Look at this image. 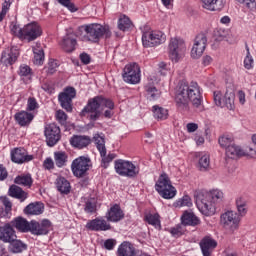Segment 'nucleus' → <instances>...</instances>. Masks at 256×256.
Masks as SVG:
<instances>
[{
    "instance_id": "obj_44",
    "label": "nucleus",
    "mask_w": 256,
    "mask_h": 256,
    "mask_svg": "<svg viewBox=\"0 0 256 256\" xmlns=\"http://www.w3.org/2000/svg\"><path fill=\"white\" fill-rule=\"evenodd\" d=\"M14 183L23 187H31L33 185V178L29 174H22L15 178Z\"/></svg>"
},
{
    "instance_id": "obj_38",
    "label": "nucleus",
    "mask_w": 256,
    "mask_h": 256,
    "mask_svg": "<svg viewBox=\"0 0 256 256\" xmlns=\"http://www.w3.org/2000/svg\"><path fill=\"white\" fill-rule=\"evenodd\" d=\"M152 112H153L154 117L158 121H165V119H167V117H169L168 110L159 106V105L153 106L152 107Z\"/></svg>"
},
{
    "instance_id": "obj_26",
    "label": "nucleus",
    "mask_w": 256,
    "mask_h": 256,
    "mask_svg": "<svg viewBox=\"0 0 256 256\" xmlns=\"http://www.w3.org/2000/svg\"><path fill=\"white\" fill-rule=\"evenodd\" d=\"M123 217V210H121V207L117 204L112 206L106 214L107 220L111 221L112 223H117L118 221H121Z\"/></svg>"
},
{
    "instance_id": "obj_37",
    "label": "nucleus",
    "mask_w": 256,
    "mask_h": 256,
    "mask_svg": "<svg viewBox=\"0 0 256 256\" xmlns=\"http://www.w3.org/2000/svg\"><path fill=\"white\" fill-rule=\"evenodd\" d=\"M27 215H41L43 213V203H31L24 209Z\"/></svg>"
},
{
    "instance_id": "obj_35",
    "label": "nucleus",
    "mask_w": 256,
    "mask_h": 256,
    "mask_svg": "<svg viewBox=\"0 0 256 256\" xmlns=\"http://www.w3.org/2000/svg\"><path fill=\"white\" fill-rule=\"evenodd\" d=\"M196 157H199L198 167L201 171H208L211 160L209 158V154L205 152H198L196 153Z\"/></svg>"
},
{
    "instance_id": "obj_32",
    "label": "nucleus",
    "mask_w": 256,
    "mask_h": 256,
    "mask_svg": "<svg viewBox=\"0 0 256 256\" xmlns=\"http://www.w3.org/2000/svg\"><path fill=\"white\" fill-rule=\"evenodd\" d=\"M34 53V65H43V61H45V52L43 51V46L41 43H36L33 46Z\"/></svg>"
},
{
    "instance_id": "obj_5",
    "label": "nucleus",
    "mask_w": 256,
    "mask_h": 256,
    "mask_svg": "<svg viewBox=\"0 0 256 256\" xmlns=\"http://www.w3.org/2000/svg\"><path fill=\"white\" fill-rule=\"evenodd\" d=\"M187 53V44L182 38H171L168 44V55L172 63H179Z\"/></svg>"
},
{
    "instance_id": "obj_25",
    "label": "nucleus",
    "mask_w": 256,
    "mask_h": 256,
    "mask_svg": "<svg viewBox=\"0 0 256 256\" xmlns=\"http://www.w3.org/2000/svg\"><path fill=\"white\" fill-rule=\"evenodd\" d=\"M76 45H77V36L73 33L67 34L61 42V47L67 53H71L72 51H75Z\"/></svg>"
},
{
    "instance_id": "obj_60",
    "label": "nucleus",
    "mask_w": 256,
    "mask_h": 256,
    "mask_svg": "<svg viewBox=\"0 0 256 256\" xmlns=\"http://www.w3.org/2000/svg\"><path fill=\"white\" fill-rule=\"evenodd\" d=\"M57 67H59L57 60H49L47 73L53 75L57 71Z\"/></svg>"
},
{
    "instance_id": "obj_52",
    "label": "nucleus",
    "mask_w": 256,
    "mask_h": 256,
    "mask_svg": "<svg viewBox=\"0 0 256 256\" xmlns=\"http://www.w3.org/2000/svg\"><path fill=\"white\" fill-rule=\"evenodd\" d=\"M60 5L63 7H66L68 11H71V13H75L77 11V7H75V4L71 2V0H57Z\"/></svg>"
},
{
    "instance_id": "obj_36",
    "label": "nucleus",
    "mask_w": 256,
    "mask_h": 256,
    "mask_svg": "<svg viewBox=\"0 0 256 256\" xmlns=\"http://www.w3.org/2000/svg\"><path fill=\"white\" fill-rule=\"evenodd\" d=\"M56 187L63 195H68V193L71 192V183H69L65 177L60 176L56 179Z\"/></svg>"
},
{
    "instance_id": "obj_34",
    "label": "nucleus",
    "mask_w": 256,
    "mask_h": 256,
    "mask_svg": "<svg viewBox=\"0 0 256 256\" xmlns=\"http://www.w3.org/2000/svg\"><path fill=\"white\" fill-rule=\"evenodd\" d=\"M182 225H199V218L192 211H185L181 217Z\"/></svg>"
},
{
    "instance_id": "obj_28",
    "label": "nucleus",
    "mask_w": 256,
    "mask_h": 256,
    "mask_svg": "<svg viewBox=\"0 0 256 256\" xmlns=\"http://www.w3.org/2000/svg\"><path fill=\"white\" fill-rule=\"evenodd\" d=\"M13 227H15L18 231L22 233H28L32 229V222L27 221V219L23 217H17L12 221Z\"/></svg>"
},
{
    "instance_id": "obj_22",
    "label": "nucleus",
    "mask_w": 256,
    "mask_h": 256,
    "mask_svg": "<svg viewBox=\"0 0 256 256\" xmlns=\"http://www.w3.org/2000/svg\"><path fill=\"white\" fill-rule=\"evenodd\" d=\"M14 239H17V235L10 224L0 226V241H3V243H11Z\"/></svg>"
},
{
    "instance_id": "obj_49",
    "label": "nucleus",
    "mask_w": 256,
    "mask_h": 256,
    "mask_svg": "<svg viewBox=\"0 0 256 256\" xmlns=\"http://www.w3.org/2000/svg\"><path fill=\"white\" fill-rule=\"evenodd\" d=\"M208 195L210 196V199L214 202L215 205L216 203L223 201L224 194L223 191L219 189L211 190L210 192H208Z\"/></svg>"
},
{
    "instance_id": "obj_46",
    "label": "nucleus",
    "mask_w": 256,
    "mask_h": 256,
    "mask_svg": "<svg viewBox=\"0 0 256 256\" xmlns=\"http://www.w3.org/2000/svg\"><path fill=\"white\" fill-rule=\"evenodd\" d=\"M0 201L2 205H4L5 207V212L3 217H7V218L11 217V211L13 210V203L11 202V200H9L7 196H1Z\"/></svg>"
},
{
    "instance_id": "obj_7",
    "label": "nucleus",
    "mask_w": 256,
    "mask_h": 256,
    "mask_svg": "<svg viewBox=\"0 0 256 256\" xmlns=\"http://www.w3.org/2000/svg\"><path fill=\"white\" fill-rule=\"evenodd\" d=\"M114 169L121 177H137L140 168L131 161L119 159L114 162Z\"/></svg>"
},
{
    "instance_id": "obj_53",
    "label": "nucleus",
    "mask_w": 256,
    "mask_h": 256,
    "mask_svg": "<svg viewBox=\"0 0 256 256\" xmlns=\"http://www.w3.org/2000/svg\"><path fill=\"white\" fill-rule=\"evenodd\" d=\"M97 211V202L95 199H90L86 202L85 212L86 213H95Z\"/></svg>"
},
{
    "instance_id": "obj_6",
    "label": "nucleus",
    "mask_w": 256,
    "mask_h": 256,
    "mask_svg": "<svg viewBox=\"0 0 256 256\" xmlns=\"http://www.w3.org/2000/svg\"><path fill=\"white\" fill-rule=\"evenodd\" d=\"M155 189L163 199H173L177 195V189L171 184V179L166 173L159 176Z\"/></svg>"
},
{
    "instance_id": "obj_27",
    "label": "nucleus",
    "mask_w": 256,
    "mask_h": 256,
    "mask_svg": "<svg viewBox=\"0 0 256 256\" xmlns=\"http://www.w3.org/2000/svg\"><path fill=\"white\" fill-rule=\"evenodd\" d=\"M202 7L207 11H221L227 0H201Z\"/></svg>"
},
{
    "instance_id": "obj_63",
    "label": "nucleus",
    "mask_w": 256,
    "mask_h": 256,
    "mask_svg": "<svg viewBox=\"0 0 256 256\" xmlns=\"http://www.w3.org/2000/svg\"><path fill=\"white\" fill-rule=\"evenodd\" d=\"M115 245H117V242L114 239H108L104 242V247L105 249H108V251L114 249Z\"/></svg>"
},
{
    "instance_id": "obj_56",
    "label": "nucleus",
    "mask_w": 256,
    "mask_h": 256,
    "mask_svg": "<svg viewBox=\"0 0 256 256\" xmlns=\"http://www.w3.org/2000/svg\"><path fill=\"white\" fill-rule=\"evenodd\" d=\"M39 108V103L35 97H29L27 101V111H36Z\"/></svg>"
},
{
    "instance_id": "obj_12",
    "label": "nucleus",
    "mask_w": 256,
    "mask_h": 256,
    "mask_svg": "<svg viewBox=\"0 0 256 256\" xmlns=\"http://www.w3.org/2000/svg\"><path fill=\"white\" fill-rule=\"evenodd\" d=\"M89 167H91V159L85 156L76 158L71 164L72 173L75 177H83Z\"/></svg>"
},
{
    "instance_id": "obj_58",
    "label": "nucleus",
    "mask_w": 256,
    "mask_h": 256,
    "mask_svg": "<svg viewBox=\"0 0 256 256\" xmlns=\"http://www.w3.org/2000/svg\"><path fill=\"white\" fill-rule=\"evenodd\" d=\"M237 3H240L241 5L247 7V9H250V11H253L256 9V1L255 0H236Z\"/></svg>"
},
{
    "instance_id": "obj_39",
    "label": "nucleus",
    "mask_w": 256,
    "mask_h": 256,
    "mask_svg": "<svg viewBox=\"0 0 256 256\" xmlns=\"http://www.w3.org/2000/svg\"><path fill=\"white\" fill-rule=\"evenodd\" d=\"M9 243L11 253H23V251L27 249V244L23 243L21 240H17V238Z\"/></svg>"
},
{
    "instance_id": "obj_11",
    "label": "nucleus",
    "mask_w": 256,
    "mask_h": 256,
    "mask_svg": "<svg viewBox=\"0 0 256 256\" xmlns=\"http://www.w3.org/2000/svg\"><path fill=\"white\" fill-rule=\"evenodd\" d=\"M77 91L73 87H66L62 93L58 96V101L62 107L68 113L73 111V99H75Z\"/></svg>"
},
{
    "instance_id": "obj_29",
    "label": "nucleus",
    "mask_w": 256,
    "mask_h": 256,
    "mask_svg": "<svg viewBox=\"0 0 256 256\" xmlns=\"http://www.w3.org/2000/svg\"><path fill=\"white\" fill-rule=\"evenodd\" d=\"M8 195L14 199H18L21 203H23V201H25V199L28 197L27 192H25L23 189H21V187L17 185L10 186Z\"/></svg>"
},
{
    "instance_id": "obj_13",
    "label": "nucleus",
    "mask_w": 256,
    "mask_h": 256,
    "mask_svg": "<svg viewBox=\"0 0 256 256\" xmlns=\"http://www.w3.org/2000/svg\"><path fill=\"white\" fill-rule=\"evenodd\" d=\"M214 103L217 107H227L230 111L235 107V93L227 91L223 97L221 92H214Z\"/></svg>"
},
{
    "instance_id": "obj_16",
    "label": "nucleus",
    "mask_w": 256,
    "mask_h": 256,
    "mask_svg": "<svg viewBox=\"0 0 256 256\" xmlns=\"http://www.w3.org/2000/svg\"><path fill=\"white\" fill-rule=\"evenodd\" d=\"M45 137L47 145L54 147L59 142V139H61V129L55 124H49L45 128Z\"/></svg>"
},
{
    "instance_id": "obj_23",
    "label": "nucleus",
    "mask_w": 256,
    "mask_h": 256,
    "mask_svg": "<svg viewBox=\"0 0 256 256\" xmlns=\"http://www.w3.org/2000/svg\"><path fill=\"white\" fill-rule=\"evenodd\" d=\"M17 57H19V51L15 48L6 49L1 56V63L3 65H13L17 61Z\"/></svg>"
},
{
    "instance_id": "obj_24",
    "label": "nucleus",
    "mask_w": 256,
    "mask_h": 256,
    "mask_svg": "<svg viewBox=\"0 0 256 256\" xmlns=\"http://www.w3.org/2000/svg\"><path fill=\"white\" fill-rule=\"evenodd\" d=\"M91 144V138L83 135H74L70 138V145L75 149H85Z\"/></svg>"
},
{
    "instance_id": "obj_10",
    "label": "nucleus",
    "mask_w": 256,
    "mask_h": 256,
    "mask_svg": "<svg viewBox=\"0 0 256 256\" xmlns=\"http://www.w3.org/2000/svg\"><path fill=\"white\" fill-rule=\"evenodd\" d=\"M123 80L130 85H137L141 81V68L137 63L127 64L124 68Z\"/></svg>"
},
{
    "instance_id": "obj_14",
    "label": "nucleus",
    "mask_w": 256,
    "mask_h": 256,
    "mask_svg": "<svg viewBox=\"0 0 256 256\" xmlns=\"http://www.w3.org/2000/svg\"><path fill=\"white\" fill-rule=\"evenodd\" d=\"M207 49V35L205 33L198 34L193 42L191 49V58L199 59Z\"/></svg>"
},
{
    "instance_id": "obj_41",
    "label": "nucleus",
    "mask_w": 256,
    "mask_h": 256,
    "mask_svg": "<svg viewBox=\"0 0 256 256\" xmlns=\"http://www.w3.org/2000/svg\"><path fill=\"white\" fill-rule=\"evenodd\" d=\"M236 207L240 217H245V215H247V199H245V197L238 196L236 198Z\"/></svg>"
},
{
    "instance_id": "obj_48",
    "label": "nucleus",
    "mask_w": 256,
    "mask_h": 256,
    "mask_svg": "<svg viewBox=\"0 0 256 256\" xmlns=\"http://www.w3.org/2000/svg\"><path fill=\"white\" fill-rule=\"evenodd\" d=\"M174 207H176V209H181V207H193L191 197L187 195L183 196L182 198L174 202Z\"/></svg>"
},
{
    "instance_id": "obj_4",
    "label": "nucleus",
    "mask_w": 256,
    "mask_h": 256,
    "mask_svg": "<svg viewBox=\"0 0 256 256\" xmlns=\"http://www.w3.org/2000/svg\"><path fill=\"white\" fill-rule=\"evenodd\" d=\"M85 35L82 37V41H90L91 43H99V39L105 35V37H111V31L109 27L101 24H89L83 27Z\"/></svg>"
},
{
    "instance_id": "obj_57",
    "label": "nucleus",
    "mask_w": 256,
    "mask_h": 256,
    "mask_svg": "<svg viewBox=\"0 0 256 256\" xmlns=\"http://www.w3.org/2000/svg\"><path fill=\"white\" fill-rule=\"evenodd\" d=\"M247 49V55L244 59V67L245 69H253V57L251 56V52H249V47Z\"/></svg>"
},
{
    "instance_id": "obj_42",
    "label": "nucleus",
    "mask_w": 256,
    "mask_h": 256,
    "mask_svg": "<svg viewBox=\"0 0 256 256\" xmlns=\"http://www.w3.org/2000/svg\"><path fill=\"white\" fill-rule=\"evenodd\" d=\"M145 221L149 225H152V227H155V229H161V219L160 216L155 213V214H146L145 215Z\"/></svg>"
},
{
    "instance_id": "obj_33",
    "label": "nucleus",
    "mask_w": 256,
    "mask_h": 256,
    "mask_svg": "<svg viewBox=\"0 0 256 256\" xmlns=\"http://www.w3.org/2000/svg\"><path fill=\"white\" fill-rule=\"evenodd\" d=\"M145 91H146V97L149 99V101H156V99H159L161 97V91L155 87L151 82H148L145 85Z\"/></svg>"
},
{
    "instance_id": "obj_40",
    "label": "nucleus",
    "mask_w": 256,
    "mask_h": 256,
    "mask_svg": "<svg viewBox=\"0 0 256 256\" xmlns=\"http://www.w3.org/2000/svg\"><path fill=\"white\" fill-rule=\"evenodd\" d=\"M68 159L69 156L63 151H58L54 153V162L56 167H65V165H67Z\"/></svg>"
},
{
    "instance_id": "obj_18",
    "label": "nucleus",
    "mask_w": 256,
    "mask_h": 256,
    "mask_svg": "<svg viewBox=\"0 0 256 256\" xmlns=\"http://www.w3.org/2000/svg\"><path fill=\"white\" fill-rule=\"evenodd\" d=\"M86 228L90 231H109V229H111V224L107 223V220L103 218H96L88 221Z\"/></svg>"
},
{
    "instance_id": "obj_59",
    "label": "nucleus",
    "mask_w": 256,
    "mask_h": 256,
    "mask_svg": "<svg viewBox=\"0 0 256 256\" xmlns=\"http://www.w3.org/2000/svg\"><path fill=\"white\" fill-rule=\"evenodd\" d=\"M10 29L13 35H16L19 39H23V28L19 27L17 24H11Z\"/></svg>"
},
{
    "instance_id": "obj_55",
    "label": "nucleus",
    "mask_w": 256,
    "mask_h": 256,
    "mask_svg": "<svg viewBox=\"0 0 256 256\" xmlns=\"http://www.w3.org/2000/svg\"><path fill=\"white\" fill-rule=\"evenodd\" d=\"M56 120L60 123V125L67 124V114L63 110L56 111L55 114Z\"/></svg>"
},
{
    "instance_id": "obj_54",
    "label": "nucleus",
    "mask_w": 256,
    "mask_h": 256,
    "mask_svg": "<svg viewBox=\"0 0 256 256\" xmlns=\"http://www.w3.org/2000/svg\"><path fill=\"white\" fill-rule=\"evenodd\" d=\"M218 143L221 147L227 149V147L233 144V138H231L230 136H222L219 138Z\"/></svg>"
},
{
    "instance_id": "obj_50",
    "label": "nucleus",
    "mask_w": 256,
    "mask_h": 256,
    "mask_svg": "<svg viewBox=\"0 0 256 256\" xmlns=\"http://www.w3.org/2000/svg\"><path fill=\"white\" fill-rule=\"evenodd\" d=\"M100 156L102 157V167H104V169H107L111 161H113V159L117 157V155L113 153H110L107 155V150H105L104 155H100Z\"/></svg>"
},
{
    "instance_id": "obj_43",
    "label": "nucleus",
    "mask_w": 256,
    "mask_h": 256,
    "mask_svg": "<svg viewBox=\"0 0 256 256\" xmlns=\"http://www.w3.org/2000/svg\"><path fill=\"white\" fill-rule=\"evenodd\" d=\"M18 75H20L24 80L26 79V83H29V81H31V77H33V71L27 64H22L19 67Z\"/></svg>"
},
{
    "instance_id": "obj_19",
    "label": "nucleus",
    "mask_w": 256,
    "mask_h": 256,
    "mask_svg": "<svg viewBox=\"0 0 256 256\" xmlns=\"http://www.w3.org/2000/svg\"><path fill=\"white\" fill-rule=\"evenodd\" d=\"M247 155L253 154H249V150H247V148L243 149L240 146L235 145L234 143L226 148V156L229 159H237V157H247Z\"/></svg>"
},
{
    "instance_id": "obj_31",
    "label": "nucleus",
    "mask_w": 256,
    "mask_h": 256,
    "mask_svg": "<svg viewBox=\"0 0 256 256\" xmlns=\"http://www.w3.org/2000/svg\"><path fill=\"white\" fill-rule=\"evenodd\" d=\"M137 250L130 242H123L118 247V256H135Z\"/></svg>"
},
{
    "instance_id": "obj_8",
    "label": "nucleus",
    "mask_w": 256,
    "mask_h": 256,
    "mask_svg": "<svg viewBox=\"0 0 256 256\" xmlns=\"http://www.w3.org/2000/svg\"><path fill=\"white\" fill-rule=\"evenodd\" d=\"M165 41H167V36L159 30H148L142 34L143 47H157Z\"/></svg>"
},
{
    "instance_id": "obj_45",
    "label": "nucleus",
    "mask_w": 256,
    "mask_h": 256,
    "mask_svg": "<svg viewBox=\"0 0 256 256\" xmlns=\"http://www.w3.org/2000/svg\"><path fill=\"white\" fill-rule=\"evenodd\" d=\"M130 27H133V23H131V19L126 15L120 16L118 20V29L120 31H129Z\"/></svg>"
},
{
    "instance_id": "obj_47",
    "label": "nucleus",
    "mask_w": 256,
    "mask_h": 256,
    "mask_svg": "<svg viewBox=\"0 0 256 256\" xmlns=\"http://www.w3.org/2000/svg\"><path fill=\"white\" fill-rule=\"evenodd\" d=\"M94 142L100 155H105V151L107 150L105 147V138L99 134H95Z\"/></svg>"
},
{
    "instance_id": "obj_30",
    "label": "nucleus",
    "mask_w": 256,
    "mask_h": 256,
    "mask_svg": "<svg viewBox=\"0 0 256 256\" xmlns=\"http://www.w3.org/2000/svg\"><path fill=\"white\" fill-rule=\"evenodd\" d=\"M34 117L35 116H33V114L27 111H21L15 114V120L17 121L18 125H21V127H26V125H29L31 121H33Z\"/></svg>"
},
{
    "instance_id": "obj_9",
    "label": "nucleus",
    "mask_w": 256,
    "mask_h": 256,
    "mask_svg": "<svg viewBox=\"0 0 256 256\" xmlns=\"http://www.w3.org/2000/svg\"><path fill=\"white\" fill-rule=\"evenodd\" d=\"M241 223V217L235 211H226L220 216V225L226 231H230V233H234L239 229V224Z\"/></svg>"
},
{
    "instance_id": "obj_17",
    "label": "nucleus",
    "mask_w": 256,
    "mask_h": 256,
    "mask_svg": "<svg viewBox=\"0 0 256 256\" xmlns=\"http://www.w3.org/2000/svg\"><path fill=\"white\" fill-rule=\"evenodd\" d=\"M11 159L13 163H29L33 161V155H29L24 148H16L11 151Z\"/></svg>"
},
{
    "instance_id": "obj_15",
    "label": "nucleus",
    "mask_w": 256,
    "mask_h": 256,
    "mask_svg": "<svg viewBox=\"0 0 256 256\" xmlns=\"http://www.w3.org/2000/svg\"><path fill=\"white\" fill-rule=\"evenodd\" d=\"M43 30L37 22H32L23 27L22 39L25 41H35L38 37H41Z\"/></svg>"
},
{
    "instance_id": "obj_3",
    "label": "nucleus",
    "mask_w": 256,
    "mask_h": 256,
    "mask_svg": "<svg viewBox=\"0 0 256 256\" xmlns=\"http://www.w3.org/2000/svg\"><path fill=\"white\" fill-rule=\"evenodd\" d=\"M196 199V207L206 217H211L215 215L217 207L214 201H212L209 192L199 191L194 195Z\"/></svg>"
},
{
    "instance_id": "obj_1",
    "label": "nucleus",
    "mask_w": 256,
    "mask_h": 256,
    "mask_svg": "<svg viewBox=\"0 0 256 256\" xmlns=\"http://www.w3.org/2000/svg\"><path fill=\"white\" fill-rule=\"evenodd\" d=\"M175 101L181 111H188L189 103H192L197 111H203L204 109L203 94H201V88L197 82L180 83L176 89Z\"/></svg>"
},
{
    "instance_id": "obj_20",
    "label": "nucleus",
    "mask_w": 256,
    "mask_h": 256,
    "mask_svg": "<svg viewBox=\"0 0 256 256\" xmlns=\"http://www.w3.org/2000/svg\"><path fill=\"white\" fill-rule=\"evenodd\" d=\"M51 229V221L42 220L41 223L32 221V228L30 232L32 235H47Z\"/></svg>"
},
{
    "instance_id": "obj_61",
    "label": "nucleus",
    "mask_w": 256,
    "mask_h": 256,
    "mask_svg": "<svg viewBox=\"0 0 256 256\" xmlns=\"http://www.w3.org/2000/svg\"><path fill=\"white\" fill-rule=\"evenodd\" d=\"M183 226L177 225L174 228H171L170 233L173 235V237H181L183 235Z\"/></svg>"
},
{
    "instance_id": "obj_2",
    "label": "nucleus",
    "mask_w": 256,
    "mask_h": 256,
    "mask_svg": "<svg viewBox=\"0 0 256 256\" xmlns=\"http://www.w3.org/2000/svg\"><path fill=\"white\" fill-rule=\"evenodd\" d=\"M115 109V104L112 100L103 98V96H96L88 100L87 105L81 111L82 117H87L90 121H97L103 114V109Z\"/></svg>"
},
{
    "instance_id": "obj_21",
    "label": "nucleus",
    "mask_w": 256,
    "mask_h": 256,
    "mask_svg": "<svg viewBox=\"0 0 256 256\" xmlns=\"http://www.w3.org/2000/svg\"><path fill=\"white\" fill-rule=\"evenodd\" d=\"M215 247H217V241L211 238V236H205L200 241V248L203 256H211V253Z\"/></svg>"
},
{
    "instance_id": "obj_62",
    "label": "nucleus",
    "mask_w": 256,
    "mask_h": 256,
    "mask_svg": "<svg viewBox=\"0 0 256 256\" xmlns=\"http://www.w3.org/2000/svg\"><path fill=\"white\" fill-rule=\"evenodd\" d=\"M43 167L46 168L48 171H51V169H55V162L53 161V158H46L44 160Z\"/></svg>"
},
{
    "instance_id": "obj_51",
    "label": "nucleus",
    "mask_w": 256,
    "mask_h": 256,
    "mask_svg": "<svg viewBox=\"0 0 256 256\" xmlns=\"http://www.w3.org/2000/svg\"><path fill=\"white\" fill-rule=\"evenodd\" d=\"M11 3H13V0H4V3L2 4V10L0 12V22L5 19V15H7V12L11 7Z\"/></svg>"
},
{
    "instance_id": "obj_64",
    "label": "nucleus",
    "mask_w": 256,
    "mask_h": 256,
    "mask_svg": "<svg viewBox=\"0 0 256 256\" xmlns=\"http://www.w3.org/2000/svg\"><path fill=\"white\" fill-rule=\"evenodd\" d=\"M158 69H159L160 75H162L163 77L167 75V64H165V62H160L158 64Z\"/></svg>"
}]
</instances>
